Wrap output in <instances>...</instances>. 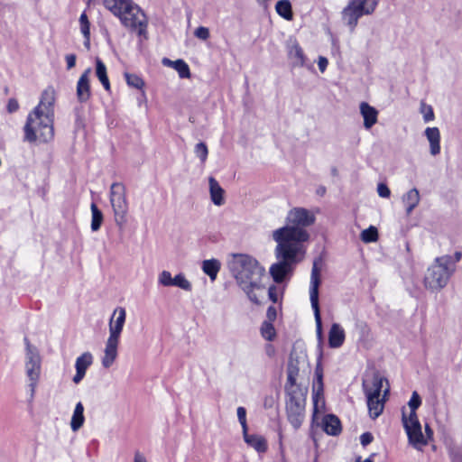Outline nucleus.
<instances>
[{
    "label": "nucleus",
    "instance_id": "nucleus-1",
    "mask_svg": "<svg viewBox=\"0 0 462 462\" xmlns=\"http://www.w3.org/2000/svg\"><path fill=\"white\" fill-rule=\"evenodd\" d=\"M273 239L276 242L274 255L277 260L269 268V273L276 283L290 279L295 266L300 263L306 254V247L300 242L306 239V234L299 230L277 228L273 232Z\"/></svg>",
    "mask_w": 462,
    "mask_h": 462
},
{
    "label": "nucleus",
    "instance_id": "nucleus-2",
    "mask_svg": "<svg viewBox=\"0 0 462 462\" xmlns=\"http://www.w3.org/2000/svg\"><path fill=\"white\" fill-rule=\"evenodd\" d=\"M55 90L46 88L41 95L39 104L31 111L23 126L24 141L48 143L54 137Z\"/></svg>",
    "mask_w": 462,
    "mask_h": 462
},
{
    "label": "nucleus",
    "instance_id": "nucleus-3",
    "mask_svg": "<svg viewBox=\"0 0 462 462\" xmlns=\"http://www.w3.org/2000/svg\"><path fill=\"white\" fill-rule=\"evenodd\" d=\"M227 268L249 300L260 304L256 291L264 289L262 280L265 276V268L259 261L247 254H233L227 261Z\"/></svg>",
    "mask_w": 462,
    "mask_h": 462
},
{
    "label": "nucleus",
    "instance_id": "nucleus-4",
    "mask_svg": "<svg viewBox=\"0 0 462 462\" xmlns=\"http://www.w3.org/2000/svg\"><path fill=\"white\" fill-rule=\"evenodd\" d=\"M456 269L451 255L437 257L426 271L423 280L425 288L431 291H441L448 285Z\"/></svg>",
    "mask_w": 462,
    "mask_h": 462
},
{
    "label": "nucleus",
    "instance_id": "nucleus-5",
    "mask_svg": "<svg viewBox=\"0 0 462 462\" xmlns=\"http://www.w3.org/2000/svg\"><path fill=\"white\" fill-rule=\"evenodd\" d=\"M380 0H349L341 12L344 23L354 32L358 20L364 15H370L375 11Z\"/></svg>",
    "mask_w": 462,
    "mask_h": 462
},
{
    "label": "nucleus",
    "instance_id": "nucleus-6",
    "mask_svg": "<svg viewBox=\"0 0 462 462\" xmlns=\"http://www.w3.org/2000/svg\"><path fill=\"white\" fill-rule=\"evenodd\" d=\"M25 350V374L28 378L30 399L33 400L42 371V358L38 349L32 346L27 338L24 339Z\"/></svg>",
    "mask_w": 462,
    "mask_h": 462
},
{
    "label": "nucleus",
    "instance_id": "nucleus-7",
    "mask_svg": "<svg viewBox=\"0 0 462 462\" xmlns=\"http://www.w3.org/2000/svg\"><path fill=\"white\" fill-rule=\"evenodd\" d=\"M286 393V414L289 422L298 430L300 428L305 418V402L306 398L300 389L287 388Z\"/></svg>",
    "mask_w": 462,
    "mask_h": 462
},
{
    "label": "nucleus",
    "instance_id": "nucleus-8",
    "mask_svg": "<svg viewBox=\"0 0 462 462\" xmlns=\"http://www.w3.org/2000/svg\"><path fill=\"white\" fill-rule=\"evenodd\" d=\"M316 220L315 215L310 210L304 208H293L286 216V225L281 228H289L291 230H299L306 234V239L300 242L301 246H305V243L310 238V234L305 229L314 224Z\"/></svg>",
    "mask_w": 462,
    "mask_h": 462
},
{
    "label": "nucleus",
    "instance_id": "nucleus-9",
    "mask_svg": "<svg viewBox=\"0 0 462 462\" xmlns=\"http://www.w3.org/2000/svg\"><path fill=\"white\" fill-rule=\"evenodd\" d=\"M119 20L125 27L136 32L139 36L146 38L148 25L147 17L143 11L134 1L130 3Z\"/></svg>",
    "mask_w": 462,
    "mask_h": 462
},
{
    "label": "nucleus",
    "instance_id": "nucleus-10",
    "mask_svg": "<svg viewBox=\"0 0 462 462\" xmlns=\"http://www.w3.org/2000/svg\"><path fill=\"white\" fill-rule=\"evenodd\" d=\"M109 199L116 225H124L128 212L125 186L121 182L112 183Z\"/></svg>",
    "mask_w": 462,
    "mask_h": 462
},
{
    "label": "nucleus",
    "instance_id": "nucleus-11",
    "mask_svg": "<svg viewBox=\"0 0 462 462\" xmlns=\"http://www.w3.org/2000/svg\"><path fill=\"white\" fill-rule=\"evenodd\" d=\"M319 283H320L319 269L318 267V262L314 261L312 270H311V275H310V303H311V308L314 312L317 336L319 339H321V337H322V322H321L320 310H319Z\"/></svg>",
    "mask_w": 462,
    "mask_h": 462
},
{
    "label": "nucleus",
    "instance_id": "nucleus-12",
    "mask_svg": "<svg viewBox=\"0 0 462 462\" xmlns=\"http://www.w3.org/2000/svg\"><path fill=\"white\" fill-rule=\"evenodd\" d=\"M402 420L409 443L417 450H422L427 446V438H424L418 417H407V414L402 411Z\"/></svg>",
    "mask_w": 462,
    "mask_h": 462
},
{
    "label": "nucleus",
    "instance_id": "nucleus-13",
    "mask_svg": "<svg viewBox=\"0 0 462 462\" xmlns=\"http://www.w3.org/2000/svg\"><path fill=\"white\" fill-rule=\"evenodd\" d=\"M305 363V356H295L293 354H291L287 368V383L285 389H299L296 385L297 377L299 375L300 366H303Z\"/></svg>",
    "mask_w": 462,
    "mask_h": 462
},
{
    "label": "nucleus",
    "instance_id": "nucleus-14",
    "mask_svg": "<svg viewBox=\"0 0 462 462\" xmlns=\"http://www.w3.org/2000/svg\"><path fill=\"white\" fill-rule=\"evenodd\" d=\"M120 338L108 336L104 348V354L101 358V364L104 368H110L118 356V346Z\"/></svg>",
    "mask_w": 462,
    "mask_h": 462
},
{
    "label": "nucleus",
    "instance_id": "nucleus-15",
    "mask_svg": "<svg viewBox=\"0 0 462 462\" xmlns=\"http://www.w3.org/2000/svg\"><path fill=\"white\" fill-rule=\"evenodd\" d=\"M126 319V311L123 307L115 309L109 320V336L120 338Z\"/></svg>",
    "mask_w": 462,
    "mask_h": 462
},
{
    "label": "nucleus",
    "instance_id": "nucleus-16",
    "mask_svg": "<svg viewBox=\"0 0 462 462\" xmlns=\"http://www.w3.org/2000/svg\"><path fill=\"white\" fill-rule=\"evenodd\" d=\"M92 69L91 68H88L84 70V72L80 75L78 82H77V98L80 103H85L89 100L91 97L90 90V75Z\"/></svg>",
    "mask_w": 462,
    "mask_h": 462
},
{
    "label": "nucleus",
    "instance_id": "nucleus-17",
    "mask_svg": "<svg viewBox=\"0 0 462 462\" xmlns=\"http://www.w3.org/2000/svg\"><path fill=\"white\" fill-rule=\"evenodd\" d=\"M383 383L388 385V381L384 378L379 375L378 374H375L373 376L371 384H368L366 383H363V388L366 396V399H381V393L383 391ZM389 387V386H386Z\"/></svg>",
    "mask_w": 462,
    "mask_h": 462
},
{
    "label": "nucleus",
    "instance_id": "nucleus-18",
    "mask_svg": "<svg viewBox=\"0 0 462 462\" xmlns=\"http://www.w3.org/2000/svg\"><path fill=\"white\" fill-rule=\"evenodd\" d=\"M93 363V356L90 352H85L79 357H77L75 362L76 374L73 376V382L75 383H79L84 378L88 368Z\"/></svg>",
    "mask_w": 462,
    "mask_h": 462
},
{
    "label": "nucleus",
    "instance_id": "nucleus-19",
    "mask_svg": "<svg viewBox=\"0 0 462 462\" xmlns=\"http://www.w3.org/2000/svg\"><path fill=\"white\" fill-rule=\"evenodd\" d=\"M360 114L364 119V126L370 129L377 123L378 110L370 106L367 102H362L359 106Z\"/></svg>",
    "mask_w": 462,
    "mask_h": 462
},
{
    "label": "nucleus",
    "instance_id": "nucleus-20",
    "mask_svg": "<svg viewBox=\"0 0 462 462\" xmlns=\"http://www.w3.org/2000/svg\"><path fill=\"white\" fill-rule=\"evenodd\" d=\"M420 201V195L416 188H412L402 196V202L404 206L407 216L418 207Z\"/></svg>",
    "mask_w": 462,
    "mask_h": 462
},
{
    "label": "nucleus",
    "instance_id": "nucleus-21",
    "mask_svg": "<svg viewBox=\"0 0 462 462\" xmlns=\"http://www.w3.org/2000/svg\"><path fill=\"white\" fill-rule=\"evenodd\" d=\"M424 134L430 143V152L436 156L440 152V132L438 127H427Z\"/></svg>",
    "mask_w": 462,
    "mask_h": 462
},
{
    "label": "nucleus",
    "instance_id": "nucleus-22",
    "mask_svg": "<svg viewBox=\"0 0 462 462\" xmlns=\"http://www.w3.org/2000/svg\"><path fill=\"white\" fill-rule=\"evenodd\" d=\"M389 393V387H385L381 399H366L369 415L372 419H376L381 415L384 408L386 396Z\"/></svg>",
    "mask_w": 462,
    "mask_h": 462
},
{
    "label": "nucleus",
    "instance_id": "nucleus-23",
    "mask_svg": "<svg viewBox=\"0 0 462 462\" xmlns=\"http://www.w3.org/2000/svg\"><path fill=\"white\" fill-rule=\"evenodd\" d=\"M245 442L259 453L267 450V441L264 437L258 434H248L247 430L243 431Z\"/></svg>",
    "mask_w": 462,
    "mask_h": 462
},
{
    "label": "nucleus",
    "instance_id": "nucleus-24",
    "mask_svg": "<svg viewBox=\"0 0 462 462\" xmlns=\"http://www.w3.org/2000/svg\"><path fill=\"white\" fill-rule=\"evenodd\" d=\"M345 330L343 328L337 324H332L329 332H328V345L332 348L340 347L345 341Z\"/></svg>",
    "mask_w": 462,
    "mask_h": 462
},
{
    "label": "nucleus",
    "instance_id": "nucleus-25",
    "mask_svg": "<svg viewBox=\"0 0 462 462\" xmlns=\"http://www.w3.org/2000/svg\"><path fill=\"white\" fill-rule=\"evenodd\" d=\"M323 430L331 436H337L341 432V423L339 419L333 414H328L324 416L322 420Z\"/></svg>",
    "mask_w": 462,
    "mask_h": 462
},
{
    "label": "nucleus",
    "instance_id": "nucleus-26",
    "mask_svg": "<svg viewBox=\"0 0 462 462\" xmlns=\"http://www.w3.org/2000/svg\"><path fill=\"white\" fill-rule=\"evenodd\" d=\"M208 184L211 201L216 206H222L225 203L224 189L221 188L218 181L213 177H209Z\"/></svg>",
    "mask_w": 462,
    "mask_h": 462
},
{
    "label": "nucleus",
    "instance_id": "nucleus-27",
    "mask_svg": "<svg viewBox=\"0 0 462 462\" xmlns=\"http://www.w3.org/2000/svg\"><path fill=\"white\" fill-rule=\"evenodd\" d=\"M133 0H102L103 5L118 19Z\"/></svg>",
    "mask_w": 462,
    "mask_h": 462
},
{
    "label": "nucleus",
    "instance_id": "nucleus-28",
    "mask_svg": "<svg viewBox=\"0 0 462 462\" xmlns=\"http://www.w3.org/2000/svg\"><path fill=\"white\" fill-rule=\"evenodd\" d=\"M323 392L324 386L312 385L313 420H316L317 414L325 408Z\"/></svg>",
    "mask_w": 462,
    "mask_h": 462
},
{
    "label": "nucleus",
    "instance_id": "nucleus-29",
    "mask_svg": "<svg viewBox=\"0 0 462 462\" xmlns=\"http://www.w3.org/2000/svg\"><path fill=\"white\" fill-rule=\"evenodd\" d=\"M288 54L293 60L294 65L301 67L305 64V55L303 51L295 40L291 42L288 47Z\"/></svg>",
    "mask_w": 462,
    "mask_h": 462
},
{
    "label": "nucleus",
    "instance_id": "nucleus-30",
    "mask_svg": "<svg viewBox=\"0 0 462 462\" xmlns=\"http://www.w3.org/2000/svg\"><path fill=\"white\" fill-rule=\"evenodd\" d=\"M84 406L82 402H79L73 411V414L70 420V428L73 432H77L84 424Z\"/></svg>",
    "mask_w": 462,
    "mask_h": 462
},
{
    "label": "nucleus",
    "instance_id": "nucleus-31",
    "mask_svg": "<svg viewBox=\"0 0 462 462\" xmlns=\"http://www.w3.org/2000/svg\"><path fill=\"white\" fill-rule=\"evenodd\" d=\"M221 268L219 260L212 258L202 262L201 269L211 281H215Z\"/></svg>",
    "mask_w": 462,
    "mask_h": 462
},
{
    "label": "nucleus",
    "instance_id": "nucleus-32",
    "mask_svg": "<svg viewBox=\"0 0 462 462\" xmlns=\"http://www.w3.org/2000/svg\"><path fill=\"white\" fill-rule=\"evenodd\" d=\"M96 75L106 91L110 90V82L107 77L106 67L99 59H96Z\"/></svg>",
    "mask_w": 462,
    "mask_h": 462
},
{
    "label": "nucleus",
    "instance_id": "nucleus-33",
    "mask_svg": "<svg viewBox=\"0 0 462 462\" xmlns=\"http://www.w3.org/2000/svg\"><path fill=\"white\" fill-rule=\"evenodd\" d=\"M277 14L287 21L292 19L291 4L289 0H279L275 5Z\"/></svg>",
    "mask_w": 462,
    "mask_h": 462
},
{
    "label": "nucleus",
    "instance_id": "nucleus-34",
    "mask_svg": "<svg viewBox=\"0 0 462 462\" xmlns=\"http://www.w3.org/2000/svg\"><path fill=\"white\" fill-rule=\"evenodd\" d=\"M92 219H91V230L93 232H97L99 230L102 223H103V214L98 209L95 203H92L90 206Z\"/></svg>",
    "mask_w": 462,
    "mask_h": 462
},
{
    "label": "nucleus",
    "instance_id": "nucleus-35",
    "mask_svg": "<svg viewBox=\"0 0 462 462\" xmlns=\"http://www.w3.org/2000/svg\"><path fill=\"white\" fill-rule=\"evenodd\" d=\"M79 23H80L81 33L83 34V36L86 40L85 46L87 48H88L89 47V40H90V24H89L88 16L85 12L82 13L79 17Z\"/></svg>",
    "mask_w": 462,
    "mask_h": 462
},
{
    "label": "nucleus",
    "instance_id": "nucleus-36",
    "mask_svg": "<svg viewBox=\"0 0 462 462\" xmlns=\"http://www.w3.org/2000/svg\"><path fill=\"white\" fill-rule=\"evenodd\" d=\"M360 237L364 243H373V242L377 241V239H378L377 228L374 226H370L368 228L362 231Z\"/></svg>",
    "mask_w": 462,
    "mask_h": 462
},
{
    "label": "nucleus",
    "instance_id": "nucleus-37",
    "mask_svg": "<svg viewBox=\"0 0 462 462\" xmlns=\"http://www.w3.org/2000/svg\"><path fill=\"white\" fill-rule=\"evenodd\" d=\"M173 286L180 288L186 291H190L192 290L191 282L186 278L185 274L181 273L174 276Z\"/></svg>",
    "mask_w": 462,
    "mask_h": 462
},
{
    "label": "nucleus",
    "instance_id": "nucleus-38",
    "mask_svg": "<svg viewBox=\"0 0 462 462\" xmlns=\"http://www.w3.org/2000/svg\"><path fill=\"white\" fill-rule=\"evenodd\" d=\"M125 79L128 86L137 88L143 89L144 87L143 79L136 74L132 73H125Z\"/></svg>",
    "mask_w": 462,
    "mask_h": 462
},
{
    "label": "nucleus",
    "instance_id": "nucleus-39",
    "mask_svg": "<svg viewBox=\"0 0 462 462\" xmlns=\"http://www.w3.org/2000/svg\"><path fill=\"white\" fill-rule=\"evenodd\" d=\"M421 399L417 392H413L411 397L408 402L410 408V413L407 417H418L416 410L420 406Z\"/></svg>",
    "mask_w": 462,
    "mask_h": 462
},
{
    "label": "nucleus",
    "instance_id": "nucleus-40",
    "mask_svg": "<svg viewBox=\"0 0 462 462\" xmlns=\"http://www.w3.org/2000/svg\"><path fill=\"white\" fill-rule=\"evenodd\" d=\"M173 69L177 70L181 79H189L190 77L189 65L182 60H175Z\"/></svg>",
    "mask_w": 462,
    "mask_h": 462
},
{
    "label": "nucleus",
    "instance_id": "nucleus-41",
    "mask_svg": "<svg viewBox=\"0 0 462 462\" xmlns=\"http://www.w3.org/2000/svg\"><path fill=\"white\" fill-rule=\"evenodd\" d=\"M261 334L266 340H273L275 337V329L273 322L264 321L261 327Z\"/></svg>",
    "mask_w": 462,
    "mask_h": 462
},
{
    "label": "nucleus",
    "instance_id": "nucleus-42",
    "mask_svg": "<svg viewBox=\"0 0 462 462\" xmlns=\"http://www.w3.org/2000/svg\"><path fill=\"white\" fill-rule=\"evenodd\" d=\"M420 112L426 123L433 121L435 118L432 106L430 105H427L425 102L420 103Z\"/></svg>",
    "mask_w": 462,
    "mask_h": 462
},
{
    "label": "nucleus",
    "instance_id": "nucleus-43",
    "mask_svg": "<svg viewBox=\"0 0 462 462\" xmlns=\"http://www.w3.org/2000/svg\"><path fill=\"white\" fill-rule=\"evenodd\" d=\"M174 277L169 271H162L158 275V283L164 287L173 286Z\"/></svg>",
    "mask_w": 462,
    "mask_h": 462
},
{
    "label": "nucleus",
    "instance_id": "nucleus-44",
    "mask_svg": "<svg viewBox=\"0 0 462 462\" xmlns=\"http://www.w3.org/2000/svg\"><path fill=\"white\" fill-rule=\"evenodd\" d=\"M194 152L200 159V161L202 162H206V160L208 158V147L205 143L201 142V143H197L195 146Z\"/></svg>",
    "mask_w": 462,
    "mask_h": 462
},
{
    "label": "nucleus",
    "instance_id": "nucleus-45",
    "mask_svg": "<svg viewBox=\"0 0 462 462\" xmlns=\"http://www.w3.org/2000/svg\"><path fill=\"white\" fill-rule=\"evenodd\" d=\"M237 418L242 426L243 431L247 430V422H246V411L244 407H238L237 411Z\"/></svg>",
    "mask_w": 462,
    "mask_h": 462
},
{
    "label": "nucleus",
    "instance_id": "nucleus-46",
    "mask_svg": "<svg viewBox=\"0 0 462 462\" xmlns=\"http://www.w3.org/2000/svg\"><path fill=\"white\" fill-rule=\"evenodd\" d=\"M194 35L202 41H207L209 38L210 33L208 28L199 26L195 30Z\"/></svg>",
    "mask_w": 462,
    "mask_h": 462
},
{
    "label": "nucleus",
    "instance_id": "nucleus-47",
    "mask_svg": "<svg viewBox=\"0 0 462 462\" xmlns=\"http://www.w3.org/2000/svg\"><path fill=\"white\" fill-rule=\"evenodd\" d=\"M377 192H378V195L382 198H389L391 195L390 189L387 187V185H385L383 183L378 184Z\"/></svg>",
    "mask_w": 462,
    "mask_h": 462
},
{
    "label": "nucleus",
    "instance_id": "nucleus-48",
    "mask_svg": "<svg viewBox=\"0 0 462 462\" xmlns=\"http://www.w3.org/2000/svg\"><path fill=\"white\" fill-rule=\"evenodd\" d=\"M268 296L269 299L273 302L276 303L278 301V290L275 285H272L268 289Z\"/></svg>",
    "mask_w": 462,
    "mask_h": 462
},
{
    "label": "nucleus",
    "instance_id": "nucleus-49",
    "mask_svg": "<svg viewBox=\"0 0 462 462\" xmlns=\"http://www.w3.org/2000/svg\"><path fill=\"white\" fill-rule=\"evenodd\" d=\"M6 108L9 113L16 112L19 108L18 101L14 98H10L8 100Z\"/></svg>",
    "mask_w": 462,
    "mask_h": 462
},
{
    "label": "nucleus",
    "instance_id": "nucleus-50",
    "mask_svg": "<svg viewBox=\"0 0 462 462\" xmlns=\"http://www.w3.org/2000/svg\"><path fill=\"white\" fill-rule=\"evenodd\" d=\"M374 439L373 435L370 432H365L360 436V442L365 447L370 444Z\"/></svg>",
    "mask_w": 462,
    "mask_h": 462
},
{
    "label": "nucleus",
    "instance_id": "nucleus-51",
    "mask_svg": "<svg viewBox=\"0 0 462 462\" xmlns=\"http://www.w3.org/2000/svg\"><path fill=\"white\" fill-rule=\"evenodd\" d=\"M266 316H267V319H268V320H266L267 322L274 321L275 319H276V316H277V312H276L275 307L270 306L267 309Z\"/></svg>",
    "mask_w": 462,
    "mask_h": 462
},
{
    "label": "nucleus",
    "instance_id": "nucleus-52",
    "mask_svg": "<svg viewBox=\"0 0 462 462\" xmlns=\"http://www.w3.org/2000/svg\"><path fill=\"white\" fill-rule=\"evenodd\" d=\"M66 62H67V69H71L76 65V55L74 54H68L65 57Z\"/></svg>",
    "mask_w": 462,
    "mask_h": 462
},
{
    "label": "nucleus",
    "instance_id": "nucleus-53",
    "mask_svg": "<svg viewBox=\"0 0 462 462\" xmlns=\"http://www.w3.org/2000/svg\"><path fill=\"white\" fill-rule=\"evenodd\" d=\"M328 61L327 58L320 56L318 60V66L321 72H324L328 67Z\"/></svg>",
    "mask_w": 462,
    "mask_h": 462
},
{
    "label": "nucleus",
    "instance_id": "nucleus-54",
    "mask_svg": "<svg viewBox=\"0 0 462 462\" xmlns=\"http://www.w3.org/2000/svg\"><path fill=\"white\" fill-rule=\"evenodd\" d=\"M425 433L426 434L424 435V438H427V443H428L429 440L431 439L433 437V431L430 429V427L429 426V424H425Z\"/></svg>",
    "mask_w": 462,
    "mask_h": 462
},
{
    "label": "nucleus",
    "instance_id": "nucleus-55",
    "mask_svg": "<svg viewBox=\"0 0 462 462\" xmlns=\"http://www.w3.org/2000/svg\"><path fill=\"white\" fill-rule=\"evenodd\" d=\"M315 377H323V367L319 361L315 368Z\"/></svg>",
    "mask_w": 462,
    "mask_h": 462
},
{
    "label": "nucleus",
    "instance_id": "nucleus-56",
    "mask_svg": "<svg viewBox=\"0 0 462 462\" xmlns=\"http://www.w3.org/2000/svg\"><path fill=\"white\" fill-rule=\"evenodd\" d=\"M134 462H147V459L142 453L136 451L134 453Z\"/></svg>",
    "mask_w": 462,
    "mask_h": 462
},
{
    "label": "nucleus",
    "instance_id": "nucleus-57",
    "mask_svg": "<svg viewBox=\"0 0 462 462\" xmlns=\"http://www.w3.org/2000/svg\"><path fill=\"white\" fill-rule=\"evenodd\" d=\"M462 257V254L460 252H456L454 256H452L453 258V262H454V266H456L457 263L460 261Z\"/></svg>",
    "mask_w": 462,
    "mask_h": 462
},
{
    "label": "nucleus",
    "instance_id": "nucleus-58",
    "mask_svg": "<svg viewBox=\"0 0 462 462\" xmlns=\"http://www.w3.org/2000/svg\"><path fill=\"white\" fill-rule=\"evenodd\" d=\"M314 386H324L323 385V377H315V380L313 382Z\"/></svg>",
    "mask_w": 462,
    "mask_h": 462
},
{
    "label": "nucleus",
    "instance_id": "nucleus-59",
    "mask_svg": "<svg viewBox=\"0 0 462 462\" xmlns=\"http://www.w3.org/2000/svg\"><path fill=\"white\" fill-rule=\"evenodd\" d=\"M162 63H163L164 65H166V66H170V67H172V68H173V63H174V61H172V60H169V59H167V58H164V59L162 60Z\"/></svg>",
    "mask_w": 462,
    "mask_h": 462
},
{
    "label": "nucleus",
    "instance_id": "nucleus-60",
    "mask_svg": "<svg viewBox=\"0 0 462 462\" xmlns=\"http://www.w3.org/2000/svg\"><path fill=\"white\" fill-rule=\"evenodd\" d=\"M317 192L319 195H324L326 192V189L324 187H320L319 189H318Z\"/></svg>",
    "mask_w": 462,
    "mask_h": 462
},
{
    "label": "nucleus",
    "instance_id": "nucleus-61",
    "mask_svg": "<svg viewBox=\"0 0 462 462\" xmlns=\"http://www.w3.org/2000/svg\"><path fill=\"white\" fill-rule=\"evenodd\" d=\"M454 462H462V457H455Z\"/></svg>",
    "mask_w": 462,
    "mask_h": 462
},
{
    "label": "nucleus",
    "instance_id": "nucleus-62",
    "mask_svg": "<svg viewBox=\"0 0 462 462\" xmlns=\"http://www.w3.org/2000/svg\"><path fill=\"white\" fill-rule=\"evenodd\" d=\"M273 400L271 399L270 402L266 399L265 400V402H264V405L267 406V405H271Z\"/></svg>",
    "mask_w": 462,
    "mask_h": 462
}]
</instances>
